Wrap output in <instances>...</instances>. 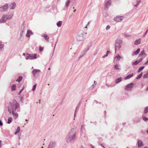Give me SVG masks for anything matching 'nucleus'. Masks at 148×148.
<instances>
[{"label":"nucleus","instance_id":"nucleus-21","mask_svg":"<svg viewBox=\"0 0 148 148\" xmlns=\"http://www.w3.org/2000/svg\"><path fill=\"white\" fill-rule=\"evenodd\" d=\"M122 79V78L121 77L118 78L115 80V83L116 84H118L121 81Z\"/></svg>","mask_w":148,"mask_h":148},{"label":"nucleus","instance_id":"nucleus-52","mask_svg":"<svg viewBox=\"0 0 148 148\" xmlns=\"http://www.w3.org/2000/svg\"><path fill=\"white\" fill-rule=\"evenodd\" d=\"M24 89V88H22L19 91V92L18 94L19 95H20V93H21V92L23 91V90Z\"/></svg>","mask_w":148,"mask_h":148},{"label":"nucleus","instance_id":"nucleus-64","mask_svg":"<svg viewBox=\"0 0 148 148\" xmlns=\"http://www.w3.org/2000/svg\"><path fill=\"white\" fill-rule=\"evenodd\" d=\"M109 53V51H107L106 53V54H107V56H108V53Z\"/></svg>","mask_w":148,"mask_h":148},{"label":"nucleus","instance_id":"nucleus-53","mask_svg":"<svg viewBox=\"0 0 148 148\" xmlns=\"http://www.w3.org/2000/svg\"><path fill=\"white\" fill-rule=\"evenodd\" d=\"M140 2V1H138V3L136 4L135 5H134V6H135V7L138 6L139 5V4Z\"/></svg>","mask_w":148,"mask_h":148},{"label":"nucleus","instance_id":"nucleus-2","mask_svg":"<svg viewBox=\"0 0 148 148\" xmlns=\"http://www.w3.org/2000/svg\"><path fill=\"white\" fill-rule=\"evenodd\" d=\"M10 108H8V111L19 112L20 110V105L15 100H13L12 103H10Z\"/></svg>","mask_w":148,"mask_h":148},{"label":"nucleus","instance_id":"nucleus-46","mask_svg":"<svg viewBox=\"0 0 148 148\" xmlns=\"http://www.w3.org/2000/svg\"><path fill=\"white\" fill-rule=\"evenodd\" d=\"M99 51V49H97L95 52L94 53L93 55H94V56H95L98 53Z\"/></svg>","mask_w":148,"mask_h":148},{"label":"nucleus","instance_id":"nucleus-27","mask_svg":"<svg viewBox=\"0 0 148 148\" xmlns=\"http://www.w3.org/2000/svg\"><path fill=\"white\" fill-rule=\"evenodd\" d=\"M23 77L22 76H20L18 77V79L16 80V82H20L22 79Z\"/></svg>","mask_w":148,"mask_h":148},{"label":"nucleus","instance_id":"nucleus-5","mask_svg":"<svg viewBox=\"0 0 148 148\" xmlns=\"http://www.w3.org/2000/svg\"><path fill=\"white\" fill-rule=\"evenodd\" d=\"M25 58L26 60L36 59L37 58L36 54H33L27 53L25 55Z\"/></svg>","mask_w":148,"mask_h":148},{"label":"nucleus","instance_id":"nucleus-33","mask_svg":"<svg viewBox=\"0 0 148 148\" xmlns=\"http://www.w3.org/2000/svg\"><path fill=\"white\" fill-rule=\"evenodd\" d=\"M62 21H59L57 23V25L58 27H60L62 25Z\"/></svg>","mask_w":148,"mask_h":148},{"label":"nucleus","instance_id":"nucleus-31","mask_svg":"<svg viewBox=\"0 0 148 148\" xmlns=\"http://www.w3.org/2000/svg\"><path fill=\"white\" fill-rule=\"evenodd\" d=\"M121 58V56L119 55H117L115 57V58L118 61H119Z\"/></svg>","mask_w":148,"mask_h":148},{"label":"nucleus","instance_id":"nucleus-3","mask_svg":"<svg viewBox=\"0 0 148 148\" xmlns=\"http://www.w3.org/2000/svg\"><path fill=\"white\" fill-rule=\"evenodd\" d=\"M122 41L119 39H118L115 41V44L114 45L115 47V53L116 52V50L118 48L119 49H120L122 45Z\"/></svg>","mask_w":148,"mask_h":148},{"label":"nucleus","instance_id":"nucleus-15","mask_svg":"<svg viewBox=\"0 0 148 148\" xmlns=\"http://www.w3.org/2000/svg\"><path fill=\"white\" fill-rule=\"evenodd\" d=\"M81 103H82V101H79L78 104V105L77 106V107L76 108V109H75V113H74V118L75 117V115H76V112H77V111L78 110L79 107V106H80V105H81Z\"/></svg>","mask_w":148,"mask_h":148},{"label":"nucleus","instance_id":"nucleus-25","mask_svg":"<svg viewBox=\"0 0 148 148\" xmlns=\"http://www.w3.org/2000/svg\"><path fill=\"white\" fill-rule=\"evenodd\" d=\"M70 2V0H67V1H66L65 3V6L66 7H68L69 6Z\"/></svg>","mask_w":148,"mask_h":148},{"label":"nucleus","instance_id":"nucleus-9","mask_svg":"<svg viewBox=\"0 0 148 148\" xmlns=\"http://www.w3.org/2000/svg\"><path fill=\"white\" fill-rule=\"evenodd\" d=\"M134 85V83L132 82L130 84H128L127 85L126 87L125 88V90H128L131 88H132L133 87Z\"/></svg>","mask_w":148,"mask_h":148},{"label":"nucleus","instance_id":"nucleus-49","mask_svg":"<svg viewBox=\"0 0 148 148\" xmlns=\"http://www.w3.org/2000/svg\"><path fill=\"white\" fill-rule=\"evenodd\" d=\"M24 31L21 30V32L20 33V35L21 36H22L23 35V32Z\"/></svg>","mask_w":148,"mask_h":148},{"label":"nucleus","instance_id":"nucleus-51","mask_svg":"<svg viewBox=\"0 0 148 148\" xmlns=\"http://www.w3.org/2000/svg\"><path fill=\"white\" fill-rule=\"evenodd\" d=\"M124 35L125 37H129L130 36V35H129V34H124Z\"/></svg>","mask_w":148,"mask_h":148},{"label":"nucleus","instance_id":"nucleus-29","mask_svg":"<svg viewBox=\"0 0 148 148\" xmlns=\"http://www.w3.org/2000/svg\"><path fill=\"white\" fill-rule=\"evenodd\" d=\"M20 130V127L19 126H18V127H17L16 130V132L14 133V134H17L19 132Z\"/></svg>","mask_w":148,"mask_h":148},{"label":"nucleus","instance_id":"nucleus-24","mask_svg":"<svg viewBox=\"0 0 148 148\" xmlns=\"http://www.w3.org/2000/svg\"><path fill=\"white\" fill-rule=\"evenodd\" d=\"M141 119H140L139 118H136L135 119V120L134 121V123H137L140 122V120Z\"/></svg>","mask_w":148,"mask_h":148},{"label":"nucleus","instance_id":"nucleus-37","mask_svg":"<svg viewBox=\"0 0 148 148\" xmlns=\"http://www.w3.org/2000/svg\"><path fill=\"white\" fill-rule=\"evenodd\" d=\"M114 68L115 69H120V68L119 67V65L118 64H116V65H114Z\"/></svg>","mask_w":148,"mask_h":148},{"label":"nucleus","instance_id":"nucleus-40","mask_svg":"<svg viewBox=\"0 0 148 148\" xmlns=\"http://www.w3.org/2000/svg\"><path fill=\"white\" fill-rule=\"evenodd\" d=\"M148 77V73L144 75L143 76V78H147Z\"/></svg>","mask_w":148,"mask_h":148},{"label":"nucleus","instance_id":"nucleus-60","mask_svg":"<svg viewBox=\"0 0 148 148\" xmlns=\"http://www.w3.org/2000/svg\"><path fill=\"white\" fill-rule=\"evenodd\" d=\"M148 63V60H147V61L144 63V64L146 65Z\"/></svg>","mask_w":148,"mask_h":148},{"label":"nucleus","instance_id":"nucleus-20","mask_svg":"<svg viewBox=\"0 0 148 148\" xmlns=\"http://www.w3.org/2000/svg\"><path fill=\"white\" fill-rule=\"evenodd\" d=\"M41 36L42 37H43L46 40H48L49 39V37L46 34H42Z\"/></svg>","mask_w":148,"mask_h":148},{"label":"nucleus","instance_id":"nucleus-28","mask_svg":"<svg viewBox=\"0 0 148 148\" xmlns=\"http://www.w3.org/2000/svg\"><path fill=\"white\" fill-rule=\"evenodd\" d=\"M12 117H9L8 118V121L7 122V123L8 124H10L12 121Z\"/></svg>","mask_w":148,"mask_h":148},{"label":"nucleus","instance_id":"nucleus-16","mask_svg":"<svg viewBox=\"0 0 148 148\" xmlns=\"http://www.w3.org/2000/svg\"><path fill=\"white\" fill-rule=\"evenodd\" d=\"M140 48H138L136 51L133 53V54H132V56H134V55H138L140 52Z\"/></svg>","mask_w":148,"mask_h":148},{"label":"nucleus","instance_id":"nucleus-34","mask_svg":"<svg viewBox=\"0 0 148 148\" xmlns=\"http://www.w3.org/2000/svg\"><path fill=\"white\" fill-rule=\"evenodd\" d=\"M145 68L144 66H142L140 67L138 70V72H140V71L142 70L143 69Z\"/></svg>","mask_w":148,"mask_h":148},{"label":"nucleus","instance_id":"nucleus-19","mask_svg":"<svg viewBox=\"0 0 148 148\" xmlns=\"http://www.w3.org/2000/svg\"><path fill=\"white\" fill-rule=\"evenodd\" d=\"M76 39L78 41H81L83 40V38L82 36L77 35L76 37Z\"/></svg>","mask_w":148,"mask_h":148},{"label":"nucleus","instance_id":"nucleus-4","mask_svg":"<svg viewBox=\"0 0 148 148\" xmlns=\"http://www.w3.org/2000/svg\"><path fill=\"white\" fill-rule=\"evenodd\" d=\"M40 71L38 69H34L32 73L33 76L36 78H37L40 75Z\"/></svg>","mask_w":148,"mask_h":148},{"label":"nucleus","instance_id":"nucleus-62","mask_svg":"<svg viewBox=\"0 0 148 148\" xmlns=\"http://www.w3.org/2000/svg\"><path fill=\"white\" fill-rule=\"evenodd\" d=\"M94 102L95 103H98V101L97 100H95L94 101Z\"/></svg>","mask_w":148,"mask_h":148},{"label":"nucleus","instance_id":"nucleus-11","mask_svg":"<svg viewBox=\"0 0 148 148\" xmlns=\"http://www.w3.org/2000/svg\"><path fill=\"white\" fill-rule=\"evenodd\" d=\"M91 43H90V45H88L87 47L84 49L82 52V53L83 55H85V54L87 52V51L89 49L90 47L91 46Z\"/></svg>","mask_w":148,"mask_h":148},{"label":"nucleus","instance_id":"nucleus-59","mask_svg":"<svg viewBox=\"0 0 148 148\" xmlns=\"http://www.w3.org/2000/svg\"><path fill=\"white\" fill-rule=\"evenodd\" d=\"M148 32V29L145 32L144 35V36L146 35V34H147V33Z\"/></svg>","mask_w":148,"mask_h":148},{"label":"nucleus","instance_id":"nucleus-48","mask_svg":"<svg viewBox=\"0 0 148 148\" xmlns=\"http://www.w3.org/2000/svg\"><path fill=\"white\" fill-rule=\"evenodd\" d=\"M23 97L21 96L20 98V101L21 102H23Z\"/></svg>","mask_w":148,"mask_h":148},{"label":"nucleus","instance_id":"nucleus-63","mask_svg":"<svg viewBox=\"0 0 148 148\" xmlns=\"http://www.w3.org/2000/svg\"><path fill=\"white\" fill-rule=\"evenodd\" d=\"M90 145L91 147V148H94V146L90 144Z\"/></svg>","mask_w":148,"mask_h":148},{"label":"nucleus","instance_id":"nucleus-38","mask_svg":"<svg viewBox=\"0 0 148 148\" xmlns=\"http://www.w3.org/2000/svg\"><path fill=\"white\" fill-rule=\"evenodd\" d=\"M148 112V106L146 107L145 108L144 113H147Z\"/></svg>","mask_w":148,"mask_h":148},{"label":"nucleus","instance_id":"nucleus-8","mask_svg":"<svg viewBox=\"0 0 148 148\" xmlns=\"http://www.w3.org/2000/svg\"><path fill=\"white\" fill-rule=\"evenodd\" d=\"M8 5L7 3H5L3 6L0 7V11L3 12L6 11L8 8Z\"/></svg>","mask_w":148,"mask_h":148},{"label":"nucleus","instance_id":"nucleus-32","mask_svg":"<svg viewBox=\"0 0 148 148\" xmlns=\"http://www.w3.org/2000/svg\"><path fill=\"white\" fill-rule=\"evenodd\" d=\"M16 86L15 84H13L11 86V90L12 91L16 90Z\"/></svg>","mask_w":148,"mask_h":148},{"label":"nucleus","instance_id":"nucleus-44","mask_svg":"<svg viewBox=\"0 0 148 148\" xmlns=\"http://www.w3.org/2000/svg\"><path fill=\"white\" fill-rule=\"evenodd\" d=\"M36 84L34 85V86H33V88L32 89V90L33 91H34L36 89Z\"/></svg>","mask_w":148,"mask_h":148},{"label":"nucleus","instance_id":"nucleus-54","mask_svg":"<svg viewBox=\"0 0 148 148\" xmlns=\"http://www.w3.org/2000/svg\"><path fill=\"white\" fill-rule=\"evenodd\" d=\"M3 125V122L1 120H0V126H2Z\"/></svg>","mask_w":148,"mask_h":148},{"label":"nucleus","instance_id":"nucleus-22","mask_svg":"<svg viewBox=\"0 0 148 148\" xmlns=\"http://www.w3.org/2000/svg\"><path fill=\"white\" fill-rule=\"evenodd\" d=\"M111 3V1L109 0L106 2L105 3V5L106 7H108L109 5H110Z\"/></svg>","mask_w":148,"mask_h":148},{"label":"nucleus","instance_id":"nucleus-26","mask_svg":"<svg viewBox=\"0 0 148 148\" xmlns=\"http://www.w3.org/2000/svg\"><path fill=\"white\" fill-rule=\"evenodd\" d=\"M4 47V45L2 44V42L0 41V50L1 51L3 48Z\"/></svg>","mask_w":148,"mask_h":148},{"label":"nucleus","instance_id":"nucleus-13","mask_svg":"<svg viewBox=\"0 0 148 148\" xmlns=\"http://www.w3.org/2000/svg\"><path fill=\"white\" fill-rule=\"evenodd\" d=\"M33 34V32L31 30L29 29L27 30V33L26 34V36L27 38L30 37V35H32Z\"/></svg>","mask_w":148,"mask_h":148},{"label":"nucleus","instance_id":"nucleus-56","mask_svg":"<svg viewBox=\"0 0 148 148\" xmlns=\"http://www.w3.org/2000/svg\"><path fill=\"white\" fill-rule=\"evenodd\" d=\"M142 60H143V59L142 58H141L138 60V62L140 63V62Z\"/></svg>","mask_w":148,"mask_h":148},{"label":"nucleus","instance_id":"nucleus-14","mask_svg":"<svg viewBox=\"0 0 148 148\" xmlns=\"http://www.w3.org/2000/svg\"><path fill=\"white\" fill-rule=\"evenodd\" d=\"M138 147L139 148L143 146V143L141 140L138 139Z\"/></svg>","mask_w":148,"mask_h":148},{"label":"nucleus","instance_id":"nucleus-61","mask_svg":"<svg viewBox=\"0 0 148 148\" xmlns=\"http://www.w3.org/2000/svg\"><path fill=\"white\" fill-rule=\"evenodd\" d=\"M100 145L101 147H103V148H106L102 144H101Z\"/></svg>","mask_w":148,"mask_h":148},{"label":"nucleus","instance_id":"nucleus-1","mask_svg":"<svg viewBox=\"0 0 148 148\" xmlns=\"http://www.w3.org/2000/svg\"><path fill=\"white\" fill-rule=\"evenodd\" d=\"M77 132L76 128H74L71 129L65 137L66 141L68 143H71L74 142L75 140Z\"/></svg>","mask_w":148,"mask_h":148},{"label":"nucleus","instance_id":"nucleus-39","mask_svg":"<svg viewBox=\"0 0 148 148\" xmlns=\"http://www.w3.org/2000/svg\"><path fill=\"white\" fill-rule=\"evenodd\" d=\"M144 54H145V51L144 50H143L139 54V56H142Z\"/></svg>","mask_w":148,"mask_h":148},{"label":"nucleus","instance_id":"nucleus-12","mask_svg":"<svg viewBox=\"0 0 148 148\" xmlns=\"http://www.w3.org/2000/svg\"><path fill=\"white\" fill-rule=\"evenodd\" d=\"M7 20L6 14H3L0 20L1 23H5Z\"/></svg>","mask_w":148,"mask_h":148},{"label":"nucleus","instance_id":"nucleus-47","mask_svg":"<svg viewBox=\"0 0 148 148\" xmlns=\"http://www.w3.org/2000/svg\"><path fill=\"white\" fill-rule=\"evenodd\" d=\"M18 139L19 140H20V137L21 135V133H19L18 134Z\"/></svg>","mask_w":148,"mask_h":148},{"label":"nucleus","instance_id":"nucleus-35","mask_svg":"<svg viewBox=\"0 0 148 148\" xmlns=\"http://www.w3.org/2000/svg\"><path fill=\"white\" fill-rule=\"evenodd\" d=\"M142 75H143V73H142V72L139 75L137 76V77H136V79H140L142 76Z\"/></svg>","mask_w":148,"mask_h":148},{"label":"nucleus","instance_id":"nucleus-42","mask_svg":"<svg viewBox=\"0 0 148 148\" xmlns=\"http://www.w3.org/2000/svg\"><path fill=\"white\" fill-rule=\"evenodd\" d=\"M143 120L145 121H146L148 120V118H146L145 116H143Z\"/></svg>","mask_w":148,"mask_h":148},{"label":"nucleus","instance_id":"nucleus-30","mask_svg":"<svg viewBox=\"0 0 148 148\" xmlns=\"http://www.w3.org/2000/svg\"><path fill=\"white\" fill-rule=\"evenodd\" d=\"M24 23L25 21H23L21 25V30L24 31V29L25 28V26L24 25Z\"/></svg>","mask_w":148,"mask_h":148},{"label":"nucleus","instance_id":"nucleus-43","mask_svg":"<svg viewBox=\"0 0 148 148\" xmlns=\"http://www.w3.org/2000/svg\"><path fill=\"white\" fill-rule=\"evenodd\" d=\"M39 49L40 51L41 52L43 49V47H41V46H40L39 47Z\"/></svg>","mask_w":148,"mask_h":148},{"label":"nucleus","instance_id":"nucleus-58","mask_svg":"<svg viewBox=\"0 0 148 148\" xmlns=\"http://www.w3.org/2000/svg\"><path fill=\"white\" fill-rule=\"evenodd\" d=\"M90 22H91V21H89L88 22V23H87V24L86 25V26H88V25L90 24ZM87 27V26H86V27Z\"/></svg>","mask_w":148,"mask_h":148},{"label":"nucleus","instance_id":"nucleus-50","mask_svg":"<svg viewBox=\"0 0 148 148\" xmlns=\"http://www.w3.org/2000/svg\"><path fill=\"white\" fill-rule=\"evenodd\" d=\"M110 28V26L109 25H108L107 26H106V29L107 30H108V29H109Z\"/></svg>","mask_w":148,"mask_h":148},{"label":"nucleus","instance_id":"nucleus-36","mask_svg":"<svg viewBox=\"0 0 148 148\" xmlns=\"http://www.w3.org/2000/svg\"><path fill=\"white\" fill-rule=\"evenodd\" d=\"M16 6V3H14L12 5V6L10 8V9H14L15 8V7Z\"/></svg>","mask_w":148,"mask_h":148},{"label":"nucleus","instance_id":"nucleus-7","mask_svg":"<svg viewBox=\"0 0 148 148\" xmlns=\"http://www.w3.org/2000/svg\"><path fill=\"white\" fill-rule=\"evenodd\" d=\"M10 114H12L13 115L14 119H16L18 117V114L17 113V112L11 111L10 110L8 111Z\"/></svg>","mask_w":148,"mask_h":148},{"label":"nucleus","instance_id":"nucleus-10","mask_svg":"<svg viewBox=\"0 0 148 148\" xmlns=\"http://www.w3.org/2000/svg\"><path fill=\"white\" fill-rule=\"evenodd\" d=\"M124 18V16H117L114 18V20L117 22L122 21Z\"/></svg>","mask_w":148,"mask_h":148},{"label":"nucleus","instance_id":"nucleus-23","mask_svg":"<svg viewBox=\"0 0 148 148\" xmlns=\"http://www.w3.org/2000/svg\"><path fill=\"white\" fill-rule=\"evenodd\" d=\"M13 16V14H11L9 15H7V20H9L12 18Z\"/></svg>","mask_w":148,"mask_h":148},{"label":"nucleus","instance_id":"nucleus-45","mask_svg":"<svg viewBox=\"0 0 148 148\" xmlns=\"http://www.w3.org/2000/svg\"><path fill=\"white\" fill-rule=\"evenodd\" d=\"M83 125H82L81 126V133H82V131L83 130H84V128L83 127Z\"/></svg>","mask_w":148,"mask_h":148},{"label":"nucleus","instance_id":"nucleus-18","mask_svg":"<svg viewBox=\"0 0 148 148\" xmlns=\"http://www.w3.org/2000/svg\"><path fill=\"white\" fill-rule=\"evenodd\" d=\"M141 41V40L140 39H137L134 41V44L136 45H138L140 43Z\"/></svg>","mask_w":148,"mask_h":148},{"label":"nucleus","instance_id":"nucleus-17","mask_svg":"<svg viewBox=\"0 0 148 148\" xmlns=\"http://www.w3.org/2000/svg\"><path fill=\"white\" fill-rule=\"evenodd\" d=\"M133 76V73L127 75L124 78L125 80L129 79Z\"/></svg>","mask_w":148,"mask_h":148},{"label":"nucleus","instance_id":"nucleus-57","mask_svg":"<svg viewBox=\"0 0 148 148\" xmlns=\"http://www.w3.org/2000/svg\"><path fill=\"white\" fill-rule=\"evenodd\" d=\"M107 54H106V55H103V56H102V58H105V57H106L107 56Z\"/></svg>","mask_w":148,"mask_h":148},{"label":"nucleus","instance_id":"nucleus-6","mask_svg":"<svg viewBox=\"0 0 148 148\" xmlns=\"http://www.w3.org/2000/svg\"><path fill=\"white\" fill-rule=\"evenodd\" d=\"M56 146V142L55 141L52 140L50 142L47 148H54Z\"/></svg>","mask_w":148,"mask_h":148},{"label":"nucleus","instance_id":"nucleus-55","mask_svg":"<svg viewBox=\"0 0 148 148\" xmlns=\"http://www.w3.org/2000/svg\"><path fill=\"white\" fill-rule=\"evenodd\" d=\"M84 56V55H83V54L82 53H81V55H80V56L79 57V59H80L82 57Z\"/></svg>","mask_w":148,"mask_h":148},{"label":"nucleus","instance_id":"nucleus-41","mask_svg":"<svg viewBox=\"0 0 148 148\" xmlns=\"http://www.w3.org/2000/svg\"><path fill=\"white\" fill-rule=\"evenodd\" d=\"M138 63H139V62H138V60H136L133 62L132 64L133 65H137Z\"/></svg>","mask_w":148,"mask_h":148}]
</instances>
